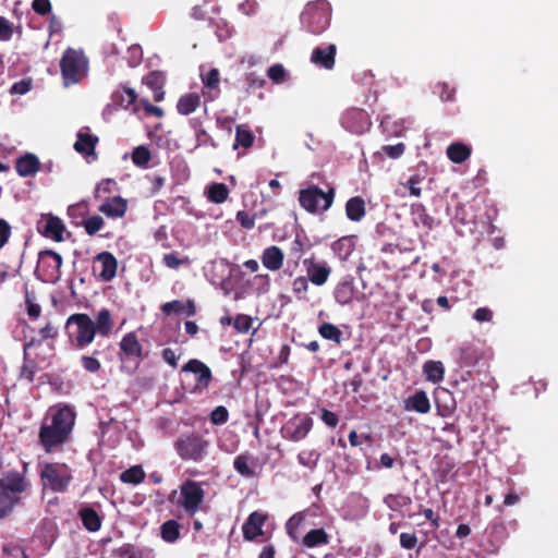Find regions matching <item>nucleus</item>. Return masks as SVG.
<instances>
[{
    "instance_id": "nucleus-1",
    "label": "nucleus",
    "mask_w": 558,
    "mask_h": 558,
    "mask_svg": "<svg viewBox=\"0 0 558 558\" xmlns=\"http://www.w3.org/2000/svg\"><path fill=\"white\" fill-rule=\"evenodd\" d=\"M75 414L68 405L50 408L40 428L39 438L46 451L65 441L74 425Z\"/></svg>"
},
{
    "instance_id": "nucleus-2",
    "label": "nucleus",
    "mask_w": 558,
    "mask_h": 558,
    "mask_svg": "<svg viewBox=\"0 0 558 558\" xmlns=\"http://www.w3.org/2000/svg\"><path fill=\"white\" fill-rule=\"evenodd\" d=\"M204 498L205 492L202 485L194 481L183 483L179 490H174L170 496V500L190 515H194L199 510Z\"/></svg>"
},
{
    "instance_id": "nucleus-3",
    "label": "nucleus",
    "mask_w": 558,
    "mask_h": 558,
    "mask_svg": "<svg viewBox=\"0 0 558 558\" xmlns=\"http://www.w3.org/2000/svg\"><path fill=\"white\" fill-rule=\"evenodd\" d=\"M87 60L82 50L69 48L61 60L65 85L78 83L87 74Z\"/></svg>"
},
{
    "instance_id": "nucleus-4",
    "label": "nucleus",
    "mask_w": 558,
    "mask_h": 558,
    "mask_svg": "<svg viewBox=\"0 0 558 558\" xmlns=\"http://www.w3.org/2000/svg\"><path fill=\"white\" fill-rule=\"evenodd\" d=\"M66 326L76 347L85 348L94 341L95 324L87 314H74L68 318Z\"/></svg>"
},
{
    "instance_id": "nucleus-5",
    "label": "nucleus",
    "mask_w": 558,
    "mask_h": 558,
    "mask_svg": "<svg viewBox=\"0 0 558 558\" xmlns=\"http://www.w3.org/2000/svg\"><path fill=\"white\" fill-rule=\"evenodd\" d=\"M26 487L25 481L17 474L0 480V518L7 515L17 502L16 495Z\"/></svg>"
},
{
    "instance_id": "nucleus-6",
    "label": "nucleus",
    "mask_w": 558,
    "mask_h": 558,
    "mask_svg": "<svg viewBox=\"0 0 558 558\" xmlns=\"http://www.w3.org/2000/svg\"><path fill=\"white\" fill-rule=\"evenodd\" d=\"M40 476L45 488L63 492L71 481V472L65 464L47 463L43 466Z\"/></svg>"
},
{
    "instance_id": "nucleus-7",
    "label": "nucleus",
    "mask_w": 558,
    "mask_h": 558,
    "mask_svg": "<svg viewBox=\"0 0 558 558\" xmlns=\"http://www.w3.org/2000/svg\"><path fill=\"white\" fill-rule=\"evenodd\" d=\"M333 201V191L325 193L316 186L301 191L300 204L310 213H318L327 210Z\"/></svg>"
},
{
    "instance_id": "nucleus-8",
    "label": "nucleus",
    "mask_w": 558,
    "mask_h": 558,
    "mask_svg": "<svg viewBox=\"0 0 558 558\" xmlns=\"http://www.w3.org/2000/svg\"><path fill=\"white\" fill-rule=\"evenodd\" d=\"M62 257L53 251L40 252L37 271L44 281L54 282L60 278Z\"/></svg>"
},
{
    "instance_id": "nucleus-9",
    "label": "nucleus",
    "mask_w": 558,
    "mask_h": 558,
    "mask_svg": "<svg viewBox=\"0 0 558 558\" xmlns=\"http://www.w3.org/2000/svg\"><path fill=\"white\" fill-rule=\"evenodd\" d=\"M37 229L45 238L61 242L64 240L65 226L63 221L51 214H43L37 222Z\"/></svg>"
},
{
    "instance_id": "nucleus-10",
    "label": "nucleus",
    "mask_w": 558,
    "mask_h": 558,
    "mask_svg": "<svg viewBox=\"0 0 558 558\" xmlns=\"http://www.w3.org/2000/svg\"><path fill=\"white\" fill-rule=\"evenodd\" d=\"M312 427L313 420L308 415H295L284 424L282 434L290 440L299 441L306 437Z\"/></svg>"
},
{
    "instance_id": "nucleus-11",
    "label": "nucleus",
    "mask_w": 558,
    "mask_h": 558,
    "mask_svg": "<svg viewBox=\"0 0 558 558\" xmlns=\"http://www.w3.org/2000/svg\"><path fill=\"white\" fill-rule=\"evenodd\" d=\"M341 123L344 129L354 134H363L371 125L368 114L360 109L347 110L341 118Z\"/></svg>"
},
{
    "instance_id": "nucleus-12",
    "label": "nucleus",
    "mask_w": 558,
    "mask_h": 558,
    "mask_svg": "<svg viewBox=\"0 0 558 558\" xmlns=\"http://www.w3.org/2000/svg\"><path fill=\"white\" fill-rule=\"evenodd\" d=\"M182 372L193 373L196 376L195 391H203L208 388L211 380V372L209 367L199 360H190L182 367Z\"/></svg>"
},
{
    "instance_id": "nucleus-13",
    "label": "nucleus",
    "mask_w": 558,
    "mask_h": 558,
    "mask_svg": "<svg viewBox=\"0 0 558 558\" xmlns=\"http://www.w3.org/2000/svg\"><path fill=\"white\" fill-rule=\"evenodd\" d=\"M308 280L315 286H323L327 282L331 268L325 262H316L314 258H306L303 262Z\"/></svg>"
},
{
    "instance_id": "nucleus-14",
    "label": "nucleus",
    "mask_w": 558,
    "mask_h": 558,
    "mask_svg": "<svg viewBox=\"0 0 558 558\" xmlns=\"http://www.w3.org/2000/svg\"><path fill=\"white\" fill-rule=\"evenodd\" d=\"M206 448V442L196 436H186L177 444V449L182 458L198 459Z\"/></svg>"
},
{
    "instance_id": "nucleus-15",
    "label": "nucleus",
    "mask_w": 558,
    "mask_h": 558,
    "mask_svg": "<svg viewBox=\"0 0 558 558\" xmlns=\"http://www.w3.org/2000/svg\"><path fill=\"white\" fill-rule=\"evenodd\" d=\"M117 267L116 257L108 252L98 254L94 262V271L98 272L104 281H110L116 276Z\"/></svg>"
},
{
    "instance_id": "nucleus-16",
    "label": "nucleus",
    "mask_w": 558,
    "mask_h": 558,
    "mask_svg": "<svg viewBox=\"0 0 558 558\" xmlns=\"http://www.w3.org/2000/svg\"><path fill=\"white\" fill-rule=\"evenodd\" d=\"M266 519H267V515L262 512H258V511L252 512L250 514L248 519L246 520V522L242 526L244 538L247 541H253L257 536L262 535L263 534L262 527H263Z\"/></svg>"
},
{
    "instance_id": "nucleus-17",
    "label": "nucleus",
    "mask_w": 558,
    "mask_h": 558,
    "mask_svg": "<svg viewBox=\"0 0 558 558\" xmlns=\"http://www.w3.org/2000/svg\"><path fill=\"white\" fill-rule=\"evenodd\" d=\"M336 46L327 45L313 50L311 61L324 69L330 70L335 64Z\"/></svg>"
},
{
    "instance_id": "nucleus-18",
    "label": "nucleus",
    "mask_w": 558,
    "mask_h": 558,
    "mask_svg": "<svg viewBox=\"0 0 558 558\" xmlns=\"http://www.w3.org/2000/svg\"><path fill=\"white\" fill-rule=\"evenodd\" d=\"M260 259L265 268L277 271L283 265L284 254L278 246L271 245L263 251Z\"/></svg>"
},
{
    "instance_id": "nucleus-19",
    "label": "nucleus",
    "mask_w": 558,
    "mask_h": 558,
    "mask_svg": "<svg viewBox=\"0 0 558 558\" xmlns=\"http://www.w3.org/2000/svg\"><path fill=\"white\" fill-rule=\"evenodd\" d=\"M128 208V201L121 196L108 198L100 207L99 210L110 218H120L124 216Z\"/></svg>"
},
{
    "instance_id": "nucleus-20",
    "label": "nucleus",
    "mask_w": 558,
    "mask_h": 558,
    "mask_svg": "<svg viewBox=\"0 0 558 558\" xmlns=\"http://www.w3.org/2000/svg\"><path fill=\"white\" fill-rule=\"evenodd\" d=\"M407 411H415L421 414H426L430 410V402L425 391L420 390L410 396L404 402Z\"/></svg>"
},
{
    "instance_id": "nucleus-21",
    "label": "nucleus",
    "mask_w": 558,
    "mask_h": 558,
    "mask_svg": "<svg viewBox=\"0 0 558 558\" xmlns=\"http://www.w3.org/2000/svg\"><path fill=\"white\" fill-rule=\"evenodd\" d=\"M39 159L34 154H25L16 161V172L21 177H32L39 171Z\"/></svg>"
},
{
    "instance_id": "nucleus-22",
    "label": "nucleus",
    "mask_w": 558,
    "mask_h": 558,
    "mask_svg": "<svg viewBox=\"0 0 558 558\" xmlns=\"http://www.w3.org/2000/svg\"><path fill=\"white\" fill-rule=\"evenodd\" d=\"M435 400L438 412L441 416H449L453 413L456 405L448 389L437 388L435 390Z\"/></svg>"
},
{
    "instance_id": "nucleus-23",
    "label": "nucleus",
    "mask_w": 558,
    "mask_h": 558,
    "mask_svg": "<svg viewBox=\"0 0 558 558\" xmlns=\"http://www.w3.org/2000/svg\"><path fill=\"white\" fill-rule=\"evenodd\" d=\"M202 99L197 93H186L177 102V110L182 116H189L201 106Z\"/></svg>"
},
{
    "instance_id": "nucleus-24",
    "label": "nucleus",
    "mask_w": 558,
    "mask_h": 558,
    "mask_svg": "<svg viewBox=\"0 0 558 558\" xmlns=\"http://www.w3.org/2000/svg\"><path fill=\"white\" fill-rule=\"evenodd\" d=\"M472 149L469 145L456 142L447 147L446 154L453 163H462L471 156Z\"/></svg>"
},
{
    "instance_id": "nucleus-25",
    "label": "nucleus",
    "mask_w": 558,
    "mask_h": 558,
    "mask_svg": "<svg viewBox=\"0 0 558 558\" xmlns=\"http://www.w3.org/2000/svg\"><path fill=\"white\" fill-rule=\"evenodd\" d=\"M329 543V535L324 529H313L308 531L303 538L301 544L306 548H315Z\"/></svg>"
},
{
    "instance_id": "nucleus-26",
    "label": "nucleus",
    "mask_w": 558,
    "mask_h": 558,
    "mask_svg": "<svg viewBox=\"0 0 558 558\" xmlns=\"http://www.w3.org/2000/svg\"><path fill=\"white\" fill-rule=\"evenodd\" d=\"M426 379L433 384L440 383L445 376V366L440 361H426L423 365Z\"/></svg>"
},
{
    "instance_id": "nucleus-27",
    "label": "nucleus",
    "mask_w": 558,
    "mask_h": 558,
    "mask_svg": "<svg viewBox=\"0 0 558 558\" xmlns=\"http://www.w3.org/2000/svg\"><path fill=\"white\" fill-rule=\"evenodd\" d=\"M306 520L305 512H298L293 514L286 523L288 535L294 542L300 541V530L304 526Z\"/></svg>"
},
{
    "instance_id": "nucleus-28",
    "label": "nucleus",
    "mask_w": 558,
    "mask_h": 558,
    "mask_svg": "<svg viewBox=\"0 0 558 558\" xmlns=\"http://www.w3.org/2000/svg\"><path fill=\"white\" fill-rule=\"evenodd\" d=\"M120 348L126 355L136 357L142 355V345L134 332H129L122 338Z\"/></svg>"
},
{
    "instance_id": "nucleus-29",
    "label": "nucleus",
    "mask_w": 558,
    "mask_h": 558,
    "mask_svg": "<svg viewBox=\"0 0 558 558\" xmlns=\"http://www.w3.org/2000/svg\"><path fill=\"white\" fill-rule=\"evenodd\" d=\"M347 216L352 221H360L365 215V203L361 197L350 198L345 206Z\"/></svg>"
},
{
    "instance_id": "nucleus-30",
    "label": "nucleus",
    "mask_w": 558,
    "mask_h": 558,
    "mask_svg": "<svg viewBox=\"0 0 558 558\" xmlns=\"http://www.w3.org/2000/svg\"><path fill=\"white\" fill-rule=\"evenodd\" d=\"M96 142H97L96 137H93L92 135H89L87 133L80 132L77 134V141L74 144V148L80 154L90 156L94 154Z\"/></svg>"
},
{
    "instance_id": "nucleus-31",
    "label": "nucleus",
    "mask_w": 558,
    "mask_h": 558,
    "mask_svg": "<svg viewBox=\"0 0 558 558\" xmlns=\"http://www.w3.org/2000/svg\"><path fill=\"white\" fill-rule=\"evenodd\" d=\"M95 324V332H98L100 336H108L113 327V322L111 319V315L108 310H101L97 316Z\"/></svg>"
},
{
    "instance_id": "nucleus-32",
    "label": "nucleus",
    "mask_w": 558,
    "mask_h": 558,
    "mask_svg": "<svg viewBox=\"0 0 558 558\" xmlns=\"http://www.w3.org/2000/svg\"><path fill=\"white\" fill-rule=\"evenodd\" d=\"M163 82H165L163 75L158 72H151L145 78V83L154 92V99L156 101H161L163 99V92H162Z\"/></svg>"
},
{
    "instance_id": "nucleus-33",
    "label": "nucleus",
    "mask_w": 558,
    "mask_h": 558,
    "mask_svg": "<svg viewBox=\"0 0 558 558\" xmlns=\"http://www.w3.org/2000/svg\"><path fill=\"white\" fill-rule=\"evenodd\" d=\"M206 194L210 202L221 204L227 201L229 190L223 183H213L207 187Z\"/></svg>"
},
{
    "instance_id": "nucleus-34",
    "label": "nucleus",
    "mask_w": 558,
    "mask_h": 558,
    "mask_svg": "<svg viewBox=\"0 0 558 558\" xmlns=\"http://www.w3.org/2000/svg\"><path fill=\"white\" fill-rule=\"evenodd\" d=\"M205 93H209V97L214 98L218 93L219 72L210 69L206 74H202Z\"/></svg>"
},
{
    "instance_id": "nucleus-35",
    "label": "nucleus",
    "mask_w": 558,
    "mask_h": 558,
    "mask_svg": "<svg viewBox=\"0 0 558 558\" xmlns=\"http://www.w3.org/2000/svg\"><path fill=\"white\" fill-rule=\"evenodd\" d=\"M354 295V288L350 282L339 283L335 290V299L341 305L349 304Z\"/></svg>"
},
{
    "instance_id": "nucleus-36",
    "label": "nucleus",
    "mask_w": 558,
    "mask_h": 558,
    "mask_svg": "<svg viewBox=\"0 0 558 558\" xmlns=\"http://www.w3.org/2000/svg\"><path fill=\"white\" fill-rule=\"evenodd\" d=\"M161 537L167 543H174L180 537V524L169 520L161 525Z\"/></svg>"
},
{
    "instance_id": "nucleus-37",
    "label": "nucleus",
    "mask_w": 558,
    "mask_h": 558,
    "mask_svg": "<svg viewBox=\"0 0 558 558\" xmlns=\"http://www.w3.org/2000/svg\"><path fill=\"white\" fill-rule=\"evenodd\" d=\"M80 513L82 521L88 531L96 532L100 529L101 522L96 511L89 508H84Z\"/></svg>"
},
{
    "instance_id": "nucleus-38",
    "label": "nucleus",
    "mask_w": 558,
    "mask_h": 558,
    "mask_svg": "<svg viewBox=\"0 0 558 558\" xmlns=\"http://www.w3.org/2000/svg\"><path fill=\"white\" fill-rule=\"evenodd\" d=\"M145 477L143 469L138 465L132 466L129 470L121 473L120 478L126 484H140Z\"/></svg>"
},
{
    "instance_id": "nucleus-39",
    "label": "nucleus",
    "mask_w": 558,
    "mask_h": 558,
    "mask_svg": "<svg viewBox=\"0 0 558 558\" xmlns=\"http://www.w3.org/2000/svg\"><path fill=\"white\" fill-rule=\"evenodd\" d=\"M254 136L252 132L245 125H238L235 133V144L234 147L242 146L244 148H248L253 145Z\"/></svg>"
},
{
    "instance_id": "nucleus-40",
    "label": "nucleus",
    "mask_w": 558,
    "mask_h": 558,
    "mask_svg": "<svg viewBox=\"0 0 558 558\" xmlns=\"http://www.w3.org/2000/svg\"><path fill=\"white\" fill-rule=\"evenodd\" d=\"M384 501L392 511H402L403 508L411 504V499L404 495H388Z\"/></svg>"
},
{
    "instance_id": "nucleus-41",
    "label": "nucleus",
    "mask_w": 558,
    "mask_h": 558,
    "mask_svg": "<svg viewBox=\"0 0 558 558\" xmlns=\"http://www.w3.org/2000/svg\"><path fill=\"white\" fill-rule=\"evenodd\" d=\"M332 251L340 259L345 260L353 251L352 241L348 238H342L332 244Z\"/></svg>"
},
{
    "instance_id": "nucleus-42",
    "label": "nucleus",
    "mask_w": 558,
    "mask_h": 558,
    "mask_svg": "<svg viewBox=\"0 0 558 558\" xmlns=\"http://www.w3.org/2000/svg\"><path fill=\"white\" fill-rule=\"evenodd\" d=\"M162 262L170 269H178L181 266L191 265V259L189 257H180L178 253L165 254Z\"/></svg>"
},
{
    "instance_id": "nucleus-43",
    "label": "nucleus",
    "mask_w": 558,
    "mask_h": 558,
    "mask_svg": "<svg viewBox=\"0 0 558 558\" xmlns=\"http://www.w3.org/2000/svg\"><path fill=\"white\" fill-rule=\"evenodd\" d=\"M187 315L194 314V304L192 302H189L187 305ZM185 310V305L181 301H172L165 303L162 305V312L166 314H172V313H179Z\"/></svg>"
},
{
    "instance_id": "nucleus-44",
    "label": "nucleus",
    "mask_w": 558,
    "mask_h": 558,
    "mask_svg": "<svg viewBox=\"0 0 558 558\" xmlns=\"http://www.w3.org/2000/svg\"><path fill=\"white\" fill-rule=\"evenodd\" d=\"M318 331H319V335L327 340H332L335 342H340V340H341L340 329L332 324H329V323L323 324L319 327Z\"/></svg>"
},
{
    "instance_id": "nucleus-45",
    "label": "nucleus",
    "mask_w": 558,
    "mask_h": 558,
    "mask_svg": "<svg viewBox=\"0 0 558 558\" xmlns=\"http://www.w3.org/2000/svg\"><path fill=\"white\" fill-rule=\"evenodd\" d=\"M234 469L245 477H253L255 475L254 470L250 465L248 457L239 456L234 460Z\"/></svg>"
},
{
    "instance_id": "nucleus-46",
    "label": "nucleus",
    "mask_w": 558,
    "mask_h": 558,
    "mask_svg": "<svg viewBox=\"0 0 558 558\" xmlns=\"http://www.w3.org/2000/svg\"><path fill=\"white\" fill-rule=\"evenodd\" d=\"M150 160V151L145 146L136 147L132 153V161L137 167H146Z\"/></svg>"
},
{
    "instance_id": "nucleus-47",
    "label": "nucleus",
    "mask_w": 558,
    "mask_h": 558,
    "mask_svg": "<svg viewBox=\"0 0 558 558\" xmlns=\"http://www.w3.org/2000/svg\"><path fill=\"white\" fill-rule=\"evenodd\" d=\"M25 310L32 319H37L41 313V306L35 295L27 293L25 298Z\"/></svg>"
},
{
    "instance_id": "nucleus-48",
    "label": "nucleus",
    "mask_w": 558,
    "mask_h": 558,
    "mask_svg": "<svg viewBox=\"0 0 558 558\" xmlns=\"http://www.w3.org/2000/svg\"><path fill=\"white\" fill-rule=\"evenodd\" d=\"M254 319L247 315H238L233 320V326L236 331L246 333L253 328Z\"/></svg>"
},
{
    "instance_id": "nucleus-49",
    "label": "nucleus",
    "mask_w": 558,
    "mask_h": 558,
    "mask_svg": "<svg viewBox=\"0 0 558 558\" xmlns=\"http://www.w3.org/2000/svg\"><path fill=\"white\" fill-rule=\"evenodd\" d=\"M118 190V184L114 180L105 179L100 181L95 190L96 197H101L106 194H111Z\"/></svg>"
},
{
    "instance_id": "nucleus-50",
    "label": "nucleus",
    "mask_w": 558,
    "mask_h": 558,
    "mask_svg": "<svg viewBox=\"0 0 558 558\" xmlns=\"http://www.w3.org/2000/svg\"><path fill=\"white\" fill-rule=\"evenodd\" d=\"M268 77L276 84H280L287 81L288 73L281 64H275L267 71Z\"/></svg>"
},
{
    "instance_id": "nucleus-51",
    "label": "nucleus",
    "mask_w": 558,
    "mask_h": 558,
    "mask_svg": "<svg viewBox=\"0 0 558 558\" xmlns=\"http://www.w3.org/2000/svg\"><path fill=\"white\" fill-rule=\"evenodd\" d=\"M229 412L227 408L219 405L210 413V422L214 425H222L228 421Z\"/></svg>"
},
{
    "instance_id": "nucleus-52",
    "label": "nucleus",
    "mask_w": 558,
    "mask_h": 558,
    "mask_svg": "<svg viewBox=\"0 0 558 558\" xmlns=\"http://www.w3.org/2000/svg\"><path fill=\"white\" fill-rule=\"evenodd\" d=\"M104 226V219L100 216H93L84 221L85 230L88 234H95Z\"/></svg>"
},
{
    "instance_id": "nucleus-53",
    "label": "nucleus",
    "mask_w": 558,
    "mask_h": 558,
    "mask_svg": "<svg viewBox=\"0 0 558 558\" xmlns=\"http://www.w3.org/2000/svg\"><path fill=\"white\" fill-rule=\"evenodd\" d=\"M423 179L424 178L421 174H414L408 180L405 185L408 186L411 196H421V189L418 185L422 183Z\"/></svg>"
},
{
    "instance_id": "nucleus-54",
    "label": "nucleus",
    "mask_w": 558,
    "mask_h": 558,
    "mask_svg": "<svg viewBox=\"0 0 558 558\" xmlns=\"http://www.w3.org/2000/svg\"><path fill=\"white\" fill-rule=\"evenodd\" d=\"M372 436L369 434H357L355 430H352L349 434V442L352 447H360L364 442H371Z\"/></svg>"
},
{
    "instance_id": "nucleus-55",
    "label": "nucleus",
    "mask_w": 558,
    "mask_h": 558,
    "mask_svg": "<svg viewBox=\"0 0 558 558\" xmlns=\"http://www.w3.org/2000/svg\"><path fill=\"white\" fill-rule=\"evenodd\" d=\"M13 35L12 24L0 16V40H9Z\"/></svg>"
},
{
    "instance_id": "nucleus-56",
    "label": "nucleus",
    "mask_w": 558,
    "mask_h": 558,
    "mask_svg": "<svg viewBox=\"0 0 558 558\" xmlns=\"http://www.w3.org/2000/svg\"><path fill=\"white\" fill-rule=\"evenodd\" d=\"M32 8L37 14L45 15L51 11V3L49 0H34Z\"/></svg>"
},
{
    "instance_id": "nucleus-57",
    "label": "nucleus",
    "mask_w": 558,
    "mask_h": 558,
    "mask_svg": "<svg viewBox=\"0 0 558 558\" xmlns=\"http://www.w3.org/2000/svg\"><path fill=\"white\" fill-rule=\"evenodd\" d=\"M473 318L478 323H487L493 319V312L488 307H480L474 312Z\"/></svg>"
},
{
    "instance_id": "nucleus-58",
    "label": "nucleus",
    "mask_w": 558,
    "mask_h": 558,
    "mask_svg": "<svg viewBox=\"0 0 558 558\" xmlns=\"http://www.w3.org/2000/svg\"><path fill=\"white\" fill-rule=\"evenodd\" d=\"M417 538L413 533H402L400 535V544L405 549H412L416 546Z\"/></svg>"
},
{
    "instance_id": "nucleus-59",
    "label": "nucleus",
    "mask_w": 558,
    "mask_h": 558,
    "mask_svg": "<svg viewBox=\"0 0 558 558\" xmlns=\"http://www.w3.org/2000/svg\"><path fill=\"white\" fill-rule=\"evenodd\" d=\"M308 279L306 277L300 276L293 280L292 289L295 293L302 294L305 293L308 289Z\"/></svg>"
},
{
    "instance_id": "nucleus-60",
    "label": "nucleus",
    "mask_w": 558,
    "mask_h": 558,
    "mask_svg": "<svg viewBox=\"0 0 558 558\" xmlns=\"http://www.w3.org/2000/svg\"><path fill=\"white\" fill-rule=\"evenodd\" d=\"M383 150L390 157V158H399L403 151H404V145L399 143L397 145H387L383 147Z\"/></svg>"
},
{
    "instance_id": "nucleus-61",
    "label": "nucleus",
    "mask_w": 558,
    "mask_h": 558,
    "mask_svg": "<svg viewBox=\"0 0 558 558\" xmlns=\"http://www.w3.org/2000/svg\"><path fill=\"white\" fill-rule=\"evenodd\" d=\"M82 363L87 372L96 373L100 368V363L93 356H83Z\"/></svg>"
},
{
    "instance_id": "nucleus-62",
    "label": "nucleus",
    "mask_w": 558,
    "mask_h": 558,
    "mask_svg": "<svg viewBox=\"0 0 558 558\" xmlns=\"http://www.w3.org/2000/svg\"><path fill=\"white\" fill-rule=\"evenodd\" d=\"M136 99L135 92L131 88H124L123 93L121 95L120 105L124 108H128L130 105H132Z\"/></svg>"
},
{
    "instance_id": "nucleus-63",
    "label": "nucleus",
    "mask_w": 558,
    "mask_h": 558,
    "mask_svg": "<svg viewBox=\"0 0 558 558\" xmlns=\"http://www.w3.org/2000/svg\"><path fill=\"white\" fill-rule=\"evenodd\" d=\"M31 86L32 85H31L29 81H20L17 83L13 84V86L11 87V93L17 94V95H24L31 90Z\"/></svg>"
},
{
    "instance_id": "nucleus-64",
    "label": "nucleus",
    "mask_w": 558,
    "mask_h": 558,
    "mask_svg": "<svg viewBox=\"0 0 558 558\" xmlns=\"http://www.w3.org/2000/svg\"><path fill=\"white\" fill-rule=\"evenodd\" d=\"M440 88L439 97L444 101H450L453 99L454 96V88L449 86L448 84L444 83L438 86Z\"/></svg>"
}]
</instances>
